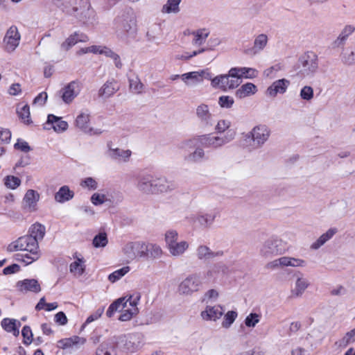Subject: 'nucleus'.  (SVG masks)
<instances>
[{
    "mask_svg": "<svg viewBox=\"0 0 355 355\" xmlns=\"http://www.w3.org/2000/svg\"><path fill=\"white\" fill-rule=\"evenodd\" d=\"M6 251L9 253L24 252L19 260L25 265H30L41 257V251L39 243L34 239L24 235L10 243L6 246Z\"/></svg>",
    "mask_w": 355,
    "mask_h": 355,
    "instance_id": "1",
    "label": "nucleus"
},
{
    "mask_svg": "<svg viewBox=\"0 0 355 355\" xmlns=\"http://www.w3.org/2000/svg\"><path fill=\"white\" fill-rule=\"evenodd\" d=\"M140 299L139 294L128 295L120 297L109 306L106 315L108 318H111L115 312H119V320L129 321L139 313L138 304Z\"/></svg>",
    "mask_w": 355,
    "mask_h": 355,
    "instance_id": "2",
    "label": "nucleus"
},
{
    "mask_svg": "<svg viewBox=\"0 0 355 355\" xmlns=\"http://www.w3.org/2000/svg\"><path fill=\"white\" fill-rule=\"evenodd\" d=\"M271 131L265 124L254 125L244 137L243 146L249 151L261 148L269 140Z\"/></svg>",
    "mask_w": 355,
    "mask_h": 355,
    "instance_id": "3",
    "label": "nucleus"
},
{
    "mask_svg": "<svg viewBox=\"0 0 355 355\" xmlns=\"http://www.w3.org/2000/svg\"><path fill=\"white\" fill-rule=\"evenodd\" d=\"M234 137L235 133L230 132L223 136L217 135L214 133L203 134L193 139L186 140L182 144L183 146H187L197 141L204 148L216 150L222 148L225 144L232 141Z\"/></svg>",
    "mask_w": 355,
    "mask_h": 355,
    "instance_id": "4",
    "label": "nucleus"
},
{
    "mask_svg": "<svg viewBox=\"0 0 355 355\" xmlns=\"http://www.w3.org/2000/svg\"><path fill=\"white\" fill-rule=\"evenodd\" d=\"M202 286V276L200 273H192L187 276L178 285L180 295L191 296L198 292Z\"/></svg>",
    "mask_w": 355,
    "mask_h": 355,
    "instance_id": "5",
    "label": "nucleus"
},
{
    "mask_svg": "<svg viewBox=\"0 0 355 355\" xmlns=\"http://www.w3.org/2000/svg\"><path fill=\"white\" fill-rule=\"evenodd\" d=\"M234 71L233 67H232L228 73L226 74H220L218 75L213 78H210L211 80V86L215 89H220L223 91H227L230 89H234L239 87L241 83L240 80L236 77L234 75Z\"/></svg>",
    "mask_w": 355,
    "mask_h": 355,
    "instance_id": "6",
    "label": "nucleus"
},
{
    "mask_svg": "<svg viewBox=\"0 0 355 355\" xmlns=\"http://www.w3.org/2000/svg\"><path fill=\"white\" fill-rule=\"evenodd\" d=\"M121 252L124 257L131 261L146 257L147 243L139 241H128L122 246Z\"/></svg>",
    "mask_w": 355,
    "mask_h": 355,
    "instance_id": "7",
    "label": "nucleus"
},
{
    "mask_svg": "<svg viewBox=\"0 0 355 355\" xmlns=\"http://www.w3.org/2000/svg\"><path fill=\"white\" fill-rule=\"evenodd\" d=\"M119 344L124 353L132 355L142 347L143 338L139 334L124 335L120 338Z\"/></svg>",
    "mask_w": 355,
    "mask_h": 355,
    "instance_id": "8",
    "label": "nucleus"
},
{
    "mask_svg": "<svg viewBox=\"0 0 355 355\" xmlns=\"http://www.w3.org/2000/svg\"><path fill=\"white\" fill-rule=\"evenodd\" d=\"M21 41V34L18 28L12 25L6 31L2 41L3 49L9 53H13L19 46Z\"/></svg>",
    "mask_w": 355,
    "mask_h": 355,
    "instance_id": "9",
    "label": "nucleus"
},
{
    "mask_svg": "<svg viewBox=\"0 0 355 355\" xmlns=\"http://www.w3.org/2000/svg\"><path fill=\"white\" fill-rule=\"evenodd\" d=\"M300 72L304 77L313 76L318 69V58L313 52L305 53L300 59Z\"/></svg>",
    "mask_w": 355,
    "mask_h": 355,
    "instance_id": "10",
    "label": "nucleus"
},
{
    "mask_svg": "<svg viewBox=\"0 0 355 355\" xmlns=\"http://www.w3.org/2000/svg\"><path fill=\"white\" fill-rule=\"evenodd\" d=\"M40 200V193L35 189H28L23 196L21 207L23 209L27 212H35L38 210V203Z\"/></svg>",
    "mask_w": 355,
    "mask_h": 355,
    "instance_id": "11",
    "label": "nucleus"
},
{
    "mask_svg": "<svg viewBox=\"0 0 355 355\" xmlns=\"http://www.w3.org/2000/svg\"><path fill=\"white\" fill-rule=\"evenodd\" d=\"M74 125L78 129L89 135H100L101 133L99 129L90 126V114L87 110H82L77 114Z\"/></svg>",
    "mask_w": 355,
    "mask_h": 355,
    "instance_id": "12",
    "label": "nucleus"
},
{
    "mask_svg": "<svg viewBox=\"0 0 355 355\" xmlns=\"http://www.w3.org/2000/svg\"><path fill=\"white\" fill-rule=\"evenodd\" d=\"M210 79V73L207 69L193 71L180 75V79L187 86L202 83L204 79Z\"/></svg>",
    "mask_w": 355,
    "mask_h": 355,
    "instance_id": "13",
    "label": "nucleus"
},
{
    "mask_svg": "<svg viewBox=\"0 0 355 355\" xmlns=\"http://www.w3.org/2000/svg\"><path fill=\"white\" fill-rule=\"evenodd\" d=\"M269 42L268 35L266 33H259L254 36L252 47L243 51L244 54L249 56H254L263 51Z\"/></svg>",
    "mask_w": 355,
    "mask_h": 355,
    "instance_id": "14",
    "label": "nucleus"
},
{
    "mask_svg": "<svg viewBox=\"0 0 355 355\" xmlns=\"http://www.w3.org/2000/svg\"><path fill=\"white\" fill-rule=\"evenodd\" d=\"M44 128L47 130H52L57 134H62L68 130L69 124L60 116L49 114Z\"/></svg>",
    "mask_w": 355,
    "mask_h": 355,
    "instance_id": "15",
    "label": "nucleus"
},
{
    "mask_svg": "<svg viewBox=\"0 0 355 355\" xmlns=\"http://www.w3.org/2000/svg\"><path fill=\"white\" fill-rule=\"evenodd\" d=\"M223 315V306L220 304L207 305L200 311V317L205 322H216Z\"/></svg>",
    "mask_w": 355,
    "mask_h": 355,
    "instance_id": "16",
    "label": "nucleus"
},
{
    "mask_svg": "<svg viewBox=\"0 0 355 355\" xmlns=\"http://www.w3.org/2000/svg\"><path fill=\"white\" fill-rule=\"evenodd\" d=\"M291 85L286 78H280L273 81L266 89V95L269 98H275L279 94H284Z\"/></svg>",
    "mask_w": 355,
    "mask_h": 355,
    "instance_id": "17",
    "label": "nucleus"
},
{
    "mask_svg": "<svg viewBox=\"0 0 355 355\" xmlns=\"http://www.w3.org/2000/svg\"><path fill=\"white\" fill-rule=\"evenodd\" d=\"M17 292L22 294L39 293L42 291L41 285L35 279H24L15 284Z\"/></svg>",
    "mask_w": 355,
    "mask_h": 355,
    "instance_id": "18",
    "label": "nucleus"
},
{
    "mask_svg": "<svg viewBox=\"0 0 355 355\" xmlns=\"http://www.w3.org/2000/svg\"><path fill=\"white\" fill-rule=\"evenodd\" d=\"M86 260L80 254L73 255L72 261L69 266V272L75 278L83 277L86 272Z\"/></svg>",
    "mask_w": 355,
    "mask_h": 355,
    "instance_id": "19",
    "label": "nucleus"
},
{
    "mask_svg": "<svg viewBox=\"0 0 355 355\" xmlns=\"http://www.w3.org/2000/svg\"><path fill=\"white\" fill-rule=\"evenodd\" d=\"M282 241L273 237L266 240L261 248V253L265 257L282 253L284 250L282 246Z\"/></svg>",
    "mask_w": 355,
    "mask_h": 355,
    "instance_id": "20",
    "label": "nucleus"
},
{
    "mask_svg": "<svg viewBox=\"0 0 355 355\" xmlns=\"http://www.w3.org/2000/svg\"><path fill=\"white\" fill-rule=\"evenodd\" d=\"M89 40V37L81 32L76 31L70 34L60 44L62 51H68L78 43H86Z\"/></svg>",
    "mask_w": 355,
    "mask_h": 355,
    "instance_id": "21",
    "label": "nucleus"
},
{
    "mask_svg": "<svg viewBox=\"0 0 355 355\" xmlns=\"http://www.w3.org/2000/svg\"><path fill=\"white\" fill-rule=\"evenodd\" d=\"M107 154L113 160L128 162L132 156V151L129 149L114 147L112 144H108Z\"/></svg>",
    "mask_w": 355,
    "mask_h": 355,
    "instance_id": "22",
    "label": "nucleus"
},
{
    "mask_svg": "<svg viewBox=\"0 0 355 355\" xmlns=\"http://www.w3.org/2000/svg\"><path fill=\"white\" fill-rule=\"evenodd\" d=\"M90 53L94 55H104L106 57L113 60L114 65L117 68H121L122 63L120 57L114 53L111 49L104 45H92L90 46Z\"/></svg>",
    "mask_w": 355,
    "mask_h": 355,
    "instance_id": "23",
    "label": "nucleus"
},
{
    "mask_svg": "<svg viewBox=\"0 0 355 355\" xmlns=\"http://www.w3.org/2000/svg\"><path fill=\"white\" fill-rule=\"evenodd\" d=\"M80 85L79 83L72 81L64 86L61 90V97L62 101L67 103H71L80 92Z\"/></svg>",
    "mask_w": 355,
    "mask_h": 355,
    "instance_id": "24",
    "label": "nucleus"
},
{
    "mask_svg": "<svg viewBox=\"0 0 355 355\" xmlns=\"http://www.w3.org/2000/svg\"><path fill=\"white\" fill-rule=\"evenodd\" d=\"M295 280L294 286L291 289V293L293 296L300 297L309 287L310 282L309 279L305 277L304 275L300 272H297L295 273Z\"/></svg>",
    "mask_w": 355,
    "mask_h": 355,
    "instance_id": "25",
    "label": "nucleus"
},
{
    "mask_svg": "<svg viewBox=\"0 0 355 355\" xmlns=\"http://www.w3.org/2000/svg\"><path fill=\"white\" fill-rule=\"evenodd\" d=\"M153 176L150 174L141 175L139 178L137 184V189L143 195H153Z\"/></svg>",
    "mask_w": 355,
    "mask_h": 355,
    "instance_id": "26",
    "label": "nucleus"
},
{
    "mask_svg": "<svg viewBox=\"0 0 355 355\" xmlns=\"http://www.w3.org/2000/svg\"><path fill=\"white\" fill-rule=\"evenodd\" d=\"M153 195L167 193L173 189V184L165 177H153Z\"/></svg>",
    "mask_w": 355,
    "mask_h": 355,
    "instance_id": "27",
    "label": "nucleus"
},
{
    "mask_svg": "<svg viewBox=\"0 0 355 355\" xmlns=\"http://www.w3.org/2000/svg\"><path fill=\"white\" fill-rule=\"evenodd\" d=\"M86 339L79 336L63 338L58 341L57 347L62 349L78 348L85 345Z\"/></svg>",
    "mask_w": 355,
    "mask_h": 355,
    "instance_id": "28",
    "label": "nucleus"
},
{
    "mask_svg": "<svg viewBox=\"0 0 355 355\" xmlns=\"http://www.w3.org/2000/svg\"><path fill=\"white\" fill-rule=\"evenodd\" d=\"M195 114L199 121L206 124H208L213 118L209 106L205 103H200L196 107Z\"/></svg>",
    "mask_w": 355,
    "mask_h": 355,
    "instance_id": "29",
    "label": "nucleus"
},
{
    "mask_svg": "<svg viewBox=\"0 0 355 355\" xmlns=\"http://www.w3.org/2000/svg\"><path fill=\"white\" fill-rule=\"evenodd\" d=\"M257 92L258 88L254 83H246L236 89L235 96L239 99H243L254 96Z\"/></svg>",
    "mask_w": 355,
    "mask_h": 355,
    "instance_id": "30",
    "label": "nucleus"
},
{
    "mask_svg": "<svg viewBox=\"0 0 355 355\" xmlns=\"http://www.w3.org/2000/svg\"><path fill=\"white\" fill-rule=\"evenodd\" d=\"M196 254L198 259L201 260H210L222 256L223 252L220 250L214 251L206 245H200L197 248Z\"/></svg>",
    "mask_w": 355,
    "mask_h": 355,
    "instance_id": "31",
    "label": "nucleus"
},
{
    "mask_svg": "<svg viewBox=\"0 0 355 355\" xmlns=\"http://www.w3.org/2000/svg\"><path fill=\"white\" fill-rule=\"evenodd\" d=\"M234 71V75L236 78L239 80L241 78L246 79H254L256 78L259 75V71L255 68L252 67H233Z\"/></svg>",
    "mask_w": 355,
    "mask_h": 355,
    "instance_id": "32",
    "label": "nucleus"
},
{
    "mask_svg": "<svg viewBox=\"0 0 355 355\" xmlns=\"http://www.w3.org/2000/svg\"><path fill=\"white\" fill-rule=\"evenodd\" d=\"M28 232V234L26 235L28 237L34 239V240L39 243V241L42 240L45 235L46 227L44 225L40 223H35L31 225Z\"/></svg>",
    "mask_w": 355,
    "mask_h": 355,
    "instance_id": "33",
    "label": "nucleus"
},
{
    "mask_svg": "<svg viewBox=\"0 0 355 355\" xmlns=\"http://www.w3.org/2000/svg\"><path fill=\"white\" fill-rule=\"evenodd\" d=\"M74 192L67 185L62 186L55 194V200L59 203H64L73 199Z\"/></svg>",
    "mask_w": 355,
    "mask_h": 355,
    "instance_id": "34",
    "label": "nucleus"
},
{
    "mask_svg": "<svg viewBox=\"0 0 355 355\" xmlns=\"http://www.w3.org/2000/svg\"><path fill=\"white\" fill-rule=\"evenodd\" d=\"M118 89L119 86L115 80H107L100 88L98 94L102 98H107L112 96Z\"/></svg>",
    "mask_w": 355,
    "mask_h": 355,
    "instance_id": "35",
    "label": "nucleus"
},
{
    "mask_svg": "<svg viewBox=\"0 0 355 355\" xmlns=\"http://www.w3.org/2000/svg\"><path fill=\"white\" fill-rule=\"evenodd\" d=\"M337 232L336 228H330L327 230L324 234L313 242L311 245V249L316 250L324 245L328 241H329Z\"/></svg>",
    "mask_w": 355,
    "mask_h": 355,
    "instance_id": "36",
    "label": "nucleus"
},
{
    "mask_svg": "<svg viewBox=\"0 0 355 355\" xmlns=\"http://www.w3.org/2000/svg\"><path fill=\"white\" fill-rule=\"evenodd\" d=\"M2 328L7 332L12 334L15 336H18L19 334V328L21 326L19 321L12 318H4L1 321Z\"/></svg>",
    "mask_w": 355,
    "mask_h": 355,
    "instance_id": "37",
    "label": "nucleus"
},
{
    "mask_svg": "<svg viewBox=\"0 0 355 355\" xmlns=\"http://www.w3.org/2000/svg\"><path fill=\"white\" fill-rule=\"evenodd\" d=\"M341 61L347 65L355 64V43L343 49L340 55Z\"/></svg>",
    "mask_w": 355,
    "mask_h": 355,
    "instance_id": "38",
    "label": "nucleus"
},
{
    "mask_svg": "<svg viewBox=\"0 0 355 355\" xmlns=\"http://www.w3.org/2000/svg\"><path fill=\"white\" fill-rule=\"evenodd\" d=\"M189 243L186 241H177L168 248L170 254L173 257L182 255L189 248Z\"/></svg>",
    "mask_w": 355,
    "mask_h": 355,
    "instance_id": "39",
    "label": "nucleus"
},
{
    "mask_svg": "<svg viewBox=\"0 0 355 355\" xmlns=\"http://www.w3.org/2000/svg\"><path fill=\"white\" fill-rule=\"evenodd\" d=\"M355 342V328L347 331L341 338L335 342L337 349H343Z\"/></svg>",
    "mask_w": 355,
    "mask_h": 355,
    "instance_id": "40",
    "label": "nucleus"
},
{
    "mask_svg": "<svg viewBox=\"0 0 355 355\" xmlns=\"http://www.w3.org/2000/svg\"><path fill=\"white\" fill-rule=\"evenodd\" d=\"M205 49L203 48L198 50H182L177 52L175 58L177 60L186 62L191 60L193 57L202 53L203 52H205Z\"/></svg>",
    "mask_w": 355,
    "mask_h": 355,
    "instance_id": "41",
    "label": "nucleus"
},
{
    "mask_svg": "<svg viewBox=\"0 0 355 355\" xmlns=\"http://www.w3.org/2000/svg\"><path fill=\"white\" fill-rule=\"evenodd\" d=\"M191 34L193 35V44L201 45L207 40L210 34V31L209 28H202L193 31Z\"/></svg>",
    "mask_w": 355,
    "mask_h": 355,
    "instance_id": "42",
    "label": "nucleus"
},
{
    "mask_svg": "<svg viewBox=\"0 0 355 355\" xmlns=\"http://www.w3.org/2000/svg\"><path fill=\"white\" fill-rule=\"evenodd\" d=\"M17 113L18 116L24 123L29 125L32 123L30 108L28 104H18L17 107Z\"/></svg>",
    "mask_w": 355,
    "mask_h": 355,
    "instance_id": "43",
    "label": "nucleus"
},
{
    "mask_svg": "<svg viewBox=\"0 0 355 355\" xmlns=\"http://www.w3.org/2000/svg\"><path fill=\"white\" fill-rule=\"evenodd\" d=\"M90 201L94 206H99L110 202V200L108 198V192L105 190H101L91 196Z\"/></svg>",
    "mask_w": 355,
    "mask_h": 355,
    "instance_id": "44",
    "label": "nucleus"
},
{
    "mask_svg": "<svg viewBox=\"0 0 355 355\" xmlns=\"http://www.w3.org/2000/svg\"><path fill=\"white\" fill-rule=\"evenodd\" d=\"M223 318L221 322V327L223 329H230L236 320L239 313L236 310H229L225 313H223Z\"/></svg>",
    "mask_w": 355,
    "mask_h": 355,
    "instance_id": "45",
    "label": "nucleus"
},
{
    "mask_svg": "<svg viewBox=\"0 0 355 355\" xmlns=\"http://www.w3.org/2000/svg\"><path fill=\"white\" fill-rule=\"evenodd\" d=\"M4 187L10 190H16L21 184V180L14 175H6L3 179Z\"/></svg>",
    "mask_w": 355,
    "mask_h": 355,
    "instance_id": "46",
    "label": "nucleus"
},
{
    "mask_svg": "<svg viewBox=\"0 0 355 355\" xmlns=\"http://www.w3.org/2000/svg\"><path fill=\"white\" fill-rule=\"evenodd\" d=\"M283 261L284 267L304 268L306 266L304 259L294 257L284 256Z\"/></svg>",
    "mask_w": 355,
    "mask_h": 355,
    "instance_id": "47",
    "label": "nucleus"
},
{
    "mask_svg": "<svg viewBox=\"0 0 355 355\" xmlns=\"http://www.w3.org/2000/svg\"><path fill=\"white\" fill-rule=\"evenodd\" d=\"M181 0H168L162 8V12L164 14H177L180 11Z\"/></svg>",
    "mask_w": 355,
    "mask_h": 355,
    "instance_id": "48",
    "label": "nucleus"
},
{
    "mask_svg": "<svg viewBox=\"0 0 355 355\" xmlns=\"http://www.w3.org/2000/svg\"><path fill=\"white\" fill-rule=\"evenodd\" d=\"M205 158V151L202 147L196 148L193 152L187 156L188 162L191 163H198Z\"/></svg>",
    "mask_w": 355,
    "mask_h": 355,
    "instance_id": "49",
    "label": "nucleus"
},
{
    "mask_svg": "<svg viewBox=\"0 0 355 355\" xmlns=\"http://www.w3.org/2000/svg\"><path fill=\"white\" fill-rule=\"evenodd\" d=\"M130 271V267L128 266H123L118 270H114L113 272L108 275V280L114 283L120 280L122 277L126 275Z\"/></svg>",
    "mask_w": 355,
    "mask_h": 355,
    "instance_id": "50",
    "label": "nucleus"
},
{
    "mask_svg": "<svg viewBox=\"0 0 355 355\" xmlns=\"http://www.w3.org/2000/svg\"><path fill=\"white\" fill-rule=\"evenodd\" d=\"M215 220V215L211 213L200 214L197 216V222L204 227H210Z\"/></svg>",
    "mask_w": 355,
    "mask_h": 355,
    "instance_id": "51",
    "label": "nucleus"
},
{
    "mask_svg": "<svg viewBox=\"0 0 355 355\" xmlns=\"http://www.w3.org/2000/svg\"><path fill=\"white\" fill-rule=\"evenodd\" d=\"M178 241V233L177 230L170 229L165 232L164 234V241L166 247L168 249L173 244Z\"/></svg>",
    "mask_w": 355,
    "mask_h": 355,
    "instance_id": "52",
    "label": "nucleus"
},
{
    "mask_svg": "<svg viewBox=\"0 0 355 355\" xmlns=\"http://www.w3.org/2000/svg\"><path fill=\"white\" fill-rule=\"evenodd\" d=\"M147 256H150L152 258L157 259L160 258L163 254V250L162 248L155 243L147 244Z\"/></svg>",
    "mask_w": 355,
    "mask_h": 355,
    "instance_id": "53",
    "label": "nucleus"
},
{
    "mask_svg": "<svg viewBox=\"0 0 355 355\" xmlns=\"http://www.w3.org/2000/svg\"><path fill=\"white\" fill-rule=\"evenodd\" d=\"M80 185L83 189L89 191H94L97 189L98 187V183L97 180L94 178L87 177L81 180Z\"/></svg>",
    "mask_w": 355,
    "mask_h": 355,
    "instance_id": "54",
    "label": "nucleus"
},
{
    "mask_svg": "<svg viewBox=\"0 0 355 355\" xmlns=\"http://www.w3.org/2000/svg\"><path fill=\"white\" fill-rule=\"evenodd\" d=\"M108 239L105 232H101L96 235L93 239V245L96 248H104L107 245Z\"/></svg>",
    "mask_w": 355,
    "mask_h": 355,
    "instance_id": "55",
    "label": "nucleus"
},
{
    "mask_svg": "<svg viewBox=\"0 0 355 355\" xmlns=\"http://www.w3.org/2000/svg\"><path fill=\"white\" fill-rule=\"evenodd\" d=\"M260 321V315L256 313H250L245 320L244 324L248 328H254Z\"/></svg>",
    "mask_w": 355,
    "mask_h": 355,
    "instance_id": "56",
    "label": "nucleus"
},
{
    "mask_svg": "<svg viewBox=\"0 0 355 355\" xmlns=\"http://www.w3.org/2000/svg\"><path fill=\"white\" fill-rule=\"evenodd\" d=\"M300 96L304 101H311L314 97L313 87L309 85L302 87L300 91Z\"/></svg>",
    "mask_w": 355,
    "mask_h": 355,
    "instance_id": "57",
    "label": "nucleus"
},
{
    "mask_svg": "<svg viewBox=\"0 0 355 355\" xmlns=\"http://www.w3.org/2000/svg\"><path fill=\"white\" fill-rule=\"evenodd\" d=\"M218 103L221 108L230 109L234 103V98L230 96L223 95L218 98Z\"/></svg>",
    "mask_w": 355,
    "mask_h": 355,
    "instance_id": "58",
    "label": "nucleus"
},
{
    "mask_svg": "<svg viewBox=\"0 0 355 355\" xmlns=\"http://www.w3.org/2000/svg\"><path fill=\"white\" fill-rule=\"evenodd\" d=\"M220 296V293L217 289L211 288L205 292L203 297V301L207 302H216Z\"/></svg>",
    "mask_w": 355,
    "mask_h": 355,
    "instance_id": "59",
    "label": "nucleus"
},
{
    "mask_svg": "<svg viewBox=\"0 0 355 355\" xmlns=\"http://www.w3.org/2000/svg\"><path fill=\"white\" fill-rule=\"evenodd\" d=\"M129 83H130V88L132 92H134L135 93H139L141 92L142 88H143V85L137 76H134L130 78Z\"/></svg>",
    "mask_w": 355,
    "mask_h": 355,
    "instance_id": "60",
    "label": "nucleus"
},
{
    "mask_svg": "<svg viewBox=\"0 0 355 355\" xmlns=\"http://www.w3.org/2000/svg\"><path fill=\"white\" fill-rule=\"evenodd\" d=\"M231 126V122L227 119H220L215 125V130L218 133H223Z\"/></svg>",
    "mask_w": 355,
    "mask_h": 355,
    "instance_id": "61",
    "label": "nucleus"
},
{
    "mask_svg": "<svg viewBox=\"0 0 355 355\" xmlns=\"http://www.w3.org/2000/svg\"><path fill=\"white\" fill-rule=\"evenodd\" d=\"M123 29L125 32H130L135 30L136 28V19L135 17H128L125 19L123 21Z\"/></svg>",
    "mask_w": 355,
    "mask_h": 355,
    "instance_id": "62",
    "label": "nucleus"
},
{
    "mask_svg": "<svg viewBox=\"0 0 355 355\" xmlns=\"http://www.w3.org/2000/svg\"><path fill=\"white\" fill-rule=\"evenodd\" d=\"M14 147L16 150H20L23 153H28L32 148L28 143L22 139H18L15 144Z\"/></svg>",
    "mask_w": 355,
    "mask_h": 355,
    "instance_id": "63",
    "label": "nucleus"
},
{
    "mask_svg": "<svg viewBox=\"0 0 355 355\" xmlns=\"http://www.w3.org/2000/svg\"><path fill=\"white\" fill-rule=\"evenodd\" d=\"M96 355H117V354L114 349L104 345H100L96 349Z\"/></svg>",
    "mask_w": 355,
    "mask_h": 355,
    "instance_id": "64",
    "label": "nucleus"
}]
</instances>
